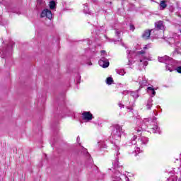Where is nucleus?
<instances>
[{
    "label": "nucleus",
    "instance_id": "1",
    "mask_svg": "<svg viewBox=\"0 0 181 181\" xmlns=\"http://www.w3.org/2000/svg\"><path fill=\"white\" fill-rule=\"evenodd\" d=\"M158 62H160V63H165L166 70L170 72L173 71V59L168 56H164L158 58Z\"/></svg>",
    "mask_w": 181,
    "mask_h": 181
},
{
    "label": "nucleus",
    "instance_id": "24",
    "mask_svg": "<svg viewBox=\"0 0 181 181\" xmlns=\"http://www.w3.org/2000/svg\"><path fill=\"white\" fill-rule=\"evenodd\" d=\"M131 95H132V97H134V98H138V93H136V92H132L131 93Z\"/></svg>",
    "mask_w": 181,
    "mask_h": 181
},
{
    "label": "nucleus",
    "instance_id": "32",
    "mask_svg": "<svg viewBox=\"0 0 181 181\" xmlns=\"http://www.w3.org/2000/svg\"><path fill=\"white\" fill-rule=\"evenodd\" d=\"M168 180L169 181H175V180H173V178H170Z\"/></svg>",
    "mask_w": 181,
    "mask_h": 181
},
{
    "label": "nucleus",
    "instance_id": "4",
    "mask_svg": "<svg viewBox=\"0 0 181 181\" xmlns=\"http://www.w3.org/2000/svg\"><path fill=\"white\" fill-rule=\"evenodd\" d=\"M124 132H122V127L117 126L116 127L115 130L113 132V138L116 141H119L121 139V135H122Z\"/></svg>",
    "mask_w": 181,
    "mask_h": 181
},
{
    "label": "nucleus",
    "instance_id": "28",
    "mask_svg": "<svg viewBox=\"0 0 181 181\" xmlns=\"http://www.w3.org/2000/svg\"><path fill=\"white\" fill-rule=\"evenodd\" d=\"M127 54H129V55L127 56V57H128V59H129V54H131V51H130V50H127Z\"/></svg>",
    "mask_w": 181,
    "mask_h": 181
},
{
    "label": "nucleus",
    "instance_id": "11",
    "mask_svg": "<svg viewBox=\"0 0 181 181\" xmlns=\"http://www.w3.org/2000/svg\"><path fill=\"white\" fill-rule=\"evenodd\" d=\"M156 29H163L164 25H163V21H158L157 23H156Z\"/></svg>",
    "mask_w": 181,
    "mask_h": 181
},
{
    "label": "nucleus",
    "instance_id": "12",
    "mask_svg": "<svg viewBox=\"0 0 181 181\" xmlns=\"http://www.w3.org/2000/svg\"><path fill=\"white\" fill-rule=\"evenodd\" d=\"M147 91H148V94H152L153 97L156 95V92L155 91V89H153V87H148Z\"/></svg>",
    "mask_w": 181,
    "mask_h": 181
},
{
    "label": "nucleus",
    "instance_id": "18",
    "mask_svg": "<svg viewBox=\"0 0 181 181\" xmlns=\"http://www.w3.org/2000/svg\"><path fill=\"white\" fill-rule=\"evenodd\" d=\"M49 8L50 9H54L56 8V3L54 1L49 3Z\"/></svg>",
    "mask_w": 181,
    "mask_h": 181
},
{
    "label": "nucleus",
    "instance_id": "17",
    "mask_svg": "<svg viewBox=\"0 0 181 181\" xmlns=\"http://www.w3.org/2000/svg\"><path fill=\"white\" fill-rule=\"evenodd\" d=\"M113 82H114V80H112V78H111V77L107 78V79H106L107 84L111 85V84H112Z\"/></svg>",
    "mask_w": 181,
    "mask_h": 181
},
{
    "label": "nucleus",
    "instance_id": "29",
    "mask_svg": "<svg viewBox=\"0 0 181 181\" xmlns=\"http://www.w3.org/2000/svg\"><path fill=\"white\" fill-rule=\"evenodd\" d=\"M77 142H80V136H78L76 139Z\"/></svg>",
    "mask_w": 181,
    "mask_h": 181
},
{
    "label": "nucleus",
    "instance_id": "6",
    "mask_svg": "<svg viewBox=\"0 0 181 181\" xmlns=\"http://www.w3.org/2000/svg\"><path fill=\"white\" fill-rule=\"evenodd\" d=\"M82 117L84 121H91V119H93V114L90 112H83Z\"/></svg>",
    "mask_w": 181,
    "mask_h": 181
},
{
    "label": "nucleus",
    "instance_id": "38",
    "mask_svg": "<svg viewBox=\"0 0 181 181\" xmlns=\"http://www.w3.org/2000/svg\"><path fill=\"white\" fill-rule=\"evenodd\" d=\"M91 65H93V64L91 62H90L89 66H91Z\"/></svg>",
    "mask_w": 181,
    "mask_h": 181
},
{
    "label": "nucleus",
    "instance_id": "40",
    "mask_svg": "<svg viewBox=\"0 0 181 181\" xmlns=\"http://www.w3.org/2000/svg\"><path fill=\"white\" fill-rule=\"evenodd\" d=\"M180 33H181V29L180 30Z\"/></svg>",
    "mask_w": 181,
    "mask_h": 181
},
{
    "label": "nucleus",
    "instance_id": "3",
    "mask_svg": "<svg viewBox=\"0 0 181 181\" xmlns=\"http://www.w3.org/2000/svg\"><path fill=\"white\" fill-rule=\"evenodd\" d=\"M148 121H151V124H153V127H152V124H150L148 126V128H149L151 130V132H153V134H160V129H159V127H158V125H156V122H155V121H156V117H154L153 119V121L151 119H146V122Z\"/></svg>",
    "mask_w": 181,
    "mask_h": 181
},
{
    "label": "nucleus",
    "instance_id": "19",
    "mask_svg": "<svg viewBox=\"0 0 181 181\" xmlns=\"http://www.w3.org/2000/svg\"><path fill=\"white\" fill-rule=\"evenodd\" d=\"M37 5H40V6H43L45 5V1L37 0Z\"/></svg>",
    "mask_w": 181,
    "mask_h": 181
},
{
    "label": "nucleus",
    "instance_id": "8",
    "mask_svg": "<svg viewBox=\"0 0 181 181\" xmlns=\"http://www.w3.org/2000/svg\"><path fill=\"white\" fill-rule=\"evenodd\" d=\"M155 30H146V31L144 32L143 35H142V37L143 39H144L145 40H148V39H149V37H151V32H154Z\"/></svg>",
    "mask_w": 181,
    "mask_h": 181
},
{
    "label": "nucleus",
    "instance_id": "35",
    "mask_svg": "<svg viewBox=\"0 0 181 181\" xmlns=\"http://www.w3.org/2000/svg\"><path fill=\"white\" fill-rule=\"evenodd\" d=\"M172 40H173L172 43H175V40L173 38H172Z\"/></svg>",
    "mask_w": 181,
    "mask_h": 181
},
{
    "label": "nucleus",
    "instance_id": "41",
    "mask_svg": "<svg viewBox=\"0 0 181 181\" xmlns=\"http://www.w3.org/2000/svg\"><path fill=\"white\" fill-rule=\"evenodd\" d=\"M175 52H176V49H175Z\"/></svg>",
    "mask_w": 181,
    "mask_h": 181
},
{
    "label": "nucleus",
    "instance_id": "39",
    "mask_svg": "<svg viewBox=\"0 0 181 181\" xmlns=\"http://www.w3.org/2000/svg\"><path fill=\"white\" fill-rule=\"evenodd\" d=\"M84 151H85V152H87V149L84 148Z\"/></svg>",
    "mask_w": 181,
    "mask_h": 181
},
{
    "label": "nucleus",
    "instance_id": "25",
    "mask_svg": "<svg viewBox=\"0 0 181 181\" xmlns=\"http://www.w3.org/2000/svg\"><path fill=\"white\" fill-rule=\"evenodd\" d=\"M176 71H177V73H180L181 74V66H177L176 68Z\"/></svg>",
    "mask_w": 181,
    "mask_h": 181
},
{
    "label": "nucleus",
    "instance_id": "30",
    "mask_svg": "<svg viewBox=\"0 0 181 181\" xmlns=\"http://www.w3.org/2000/svg\"><path fill=\"white\" fill-rule=\"evenodd\" d=\"M129 64H132V60L129 59Z\"/></svg>",
    "mask_w": 181,
    "mask_h": 181
},
{
    "label": "nucleus",
    "instance_id": "7",
    "mask_svg": "<svg viewBox=\"0 0 181 181\" xmlns=\"http://www.w3.org/2000/svg\"><path fill=\"white\" fill-rule=\"evenodd\" d=\"M139 84L140 85L141 88L148 86V81L145 78L139 77Z\"/></svg>",
    "mask_w": 181,
    "mask_h": 181
},
{
    "label": "nucleus",
    "instance_id": "36",
    "mask_svg": "<svg viewBox=\"0 0 181 181\" xmlns=\"http://www.w3.org/2000/svg\"><path fill=\"white\" fill-rule=\"evenodd\" d=\"M128 93L127 91H124V94H127Z\"/></svg>",
    "mask_w": 181,
    "mask_h": 181
},
{
    "label": "nucleus",
    "instance_id": "15",
    "mask_svg": "<svg viewBox=\"0 0 181 181\" xmlns=\"http://www.w3.org/2000/svg\"><path fill=\"white\" fill-rule=\"evenodd\" d=\"M139 57H143V59H144V60H148V58L145 57V56H144V54H145V51L141 50L140 52H139Z\"/></svg>",
    "mask_w": 181,
    "mask_h": 181
},
{
    "label": "nucleus",
    "instance_id": "42",
    "mask_svg": "<svg viewBox=\"0 0 181 181\" xmlns=\"http://www.w3.org/2000/svg\"><path fill=\"white\" fill-rule=\"evenodd\" d=\"M119 107H121V104L119 105Z\"/></svg>",
    "mask_w": 181,
    "mask_h": 181
},
{
    "label": "nucleus",
    "instance_id": "16",
    "mask_svg": "<svg viewBox=\"0 0 181 181\" xmlns=\"http://www.w3.org/2000/svg\"><path fill=\"white\" fill-rule=\"evenodd\" d=\"M116 71L117 74H119V76H124V74H125V71H124V69H117Z\"/></svg>",
    "mask_w": 181,
    "mask_h": 181
},
{
    "label": "nucleus",
    "instance_id": "34",
    "mask_svg": "<svg viewBox=\"0 0 181 181\" xmlns=\"http://www.w3.org/2000/svg\"><path fill=\"white\" fill-rule=\"evenodd\" d=\"M126 181H129V178L126 177Z\"/></svg>",
    "mask_w": 181,
    "mask_h": 181
},
{
    "label": "nucleus",
    "instance_id": "14",
    "mask_svg": "<svg viewBox=\"0 0 181 181\" xmlns=\"http://www.w3.org/2000/svg\"><path fill=\"white\" fill-rule=\"evenodd\" d=\"M152 103H153V100L152 99H148L147 104L146 105V110H151V107H152V105H153Z\"/></svg>",
    "mask_w": 181,
    "mask_h": 181
},
{
    "label": "nucleus",
    "instance_id": "2",
    "mask_svg": "<svg viewBox=\"0 0 181 181\" xmlns=\"http://www.w3.org/2000/svg\"><path fill=\"white\" fill-rule=\"evenodd\" d=\"M100 53L101 59L99 60V66H100V67H103V69H107V67L110 66V62H108V59L105 58L107 54H105V51L104 50H102Z\"/></svg>",
    "mask_w": 181,
    "mask_h": 181
},
{
    "label": "nucleus",
    "instance_id": "27",
    "mask_svg": "<svg viewBox=\"0 0 181 181\" xmlns=\"http://www.w3.org/2000/svg\"><path fill=\"white\" fill-rule=\"evenodd\" d=\"M115 165V168H118L119 166V164L118 163V160H117L116 163H113Z\"/></svg>",
    "mask_w": 181,
    "mask_h": 181
},
{
    "label": "nucleus",
    "instance_id": "33",
    "mask_svg": "<svg viewBox=\"0 0 181 181\" xmlns=\"http://www.w3.org/2000/svg\"><path fill=\"white\" fill-rule=\"evenodd\" d=\"M145 49H148V45L144 47V50H145Z\"/></svg>",
    "mask_w": 181,
    "mask_h": 181
},
{
    "label": "nucleus",
    "instance_id": "31",
    "mask_svg": "<svg viewBox=\"0 0 181 181\" xmlns=\"http://www.w3.org/2000/svg\"><path fill=\"white\" fill-rule=\"evenodd\" d=\"M119 33H120L119 31H117V32H116L117 36H118V35H119Z\"/></svg>",
    "mask_w": 181,
    "mask_h": 181
},
{
    "label": "nucleus",
    "instance_id": "13",
    "mask_svg": "<svg viewBox=\"0 0 181 181\" xmlns=\"http://www.w3.org/2000/svg\"><path fill=\"white\" fill-rule=\"evenodd\" d=\"M167 6L168 4H166L165 1H161L160 2V8L161 9V11H163V9H165Z\"/></svg>",
    "mask_w": 181,
    "mask_h": 181
},
{
    "label": "nucleus",
    "instance_id": "21",
    "mask_svg": "<svg viewBox=\"0 0 181 181\" xmlns=\"http://www.w3.org/2000/svg\"><path fill=\"white\" fill-rule=\"evenodd\" d=\"M139 151H141V148L139 147H134V152H135V156L139 153Z\"/></svg>",
    "mask_w": 181,
    "mask_h": 181
},
{
    "label": "nucleus",
    "instance_id": "20",
    "mask_svg": "<svg viewBox=\"0 0 181 181\" xmlns=\"http://www.w3.org/2000/svg\"><path fill=\"white\" fill-rule=\"evenodd\" d=\"M136 138H138V136L134 135L133 136V138L132 139V145H136V142L135 141V139H136Z\"/></svg>",
    "mask_w": 181,
    "mask_h": 181
},
{
    "label": "nucleus",
    "instance_id": "10",
    "mask_svg": "<svg viewBox=\"0 0 181 181\" xmlns=\"http://www.w3.org/2000/svg\"><path fill=\"white\" fill-rule=\"evenodd\" d=\"M148 139L146 137H141L137 141V145H146V144L148 142Z\"/></svg>",
    "mask_w": 181,
    "mask_h": 181
},
{
    "label": "nucleus",
    "instance_id": "37",
    "mask_svg": "<svg viewBox=\"0 0 181 181\" xmlns=\"http://www.w3.org/2000/svg\"><path fill=\"white\" fill-rule=\"evenodd\" d=\"M117 151H119V147H117Z\"/></svg>",
    "mask_w": 181,
    "mask_h": 181
},
{
    "label": "nucleus",
    "instance_id": "23",
    "mask_svg": "<svg viewBox=\"0 0 181 181\" xmlns=\"http://www.w3.org/2000/svg\"><path fill=\"white\" fill-rule=\"evenodd\" d=\"M135 131L137 132V134H141V132H142V127H136Z\"/></svg>",
    "mask_w": 181,
    "mask_h": 181
},
{
    "label": "nucleus",
    "instance_id": "5",
    "mask_svg": "<svg viewBox=\"0 0 181 181\" xmlns=\"http://www.w3.org/2000/svg\"><path fill=\"white\" fill-rule=\"evenodd\" d=\"M52 11L47 8L44 9L40 15L41 18H47L48 19H52Z\"/></svg>",
    "mask_w": 181,
    "mask_h": 181
},
{
    "label": "nucleus",
    "instance_id": "9",
    "mask_svg": "<svg viewBox=\"0 0 181 181\" xmlns=\"http://www.w3.org/2000/svg\"><path fill=\"white\" fill-rule=\"evenodd\" d=\"M121 173L119 171L116 172L112 177V181H122L121 180Z\"/></svg>",
    "mask_w": 181,
    "mask_h": 181
},
{
    "label": "nucleus",
    "instance_id": "26",
    "mask_svg": "<svg viewBox=\"0 0 181 181\" xmlns=\"http://www.w3.org/2000/svg\"><path fill=\"white\" fill-rule=\"evenodd\" d=\"M130 30H135V27L134 26V25H130Z\"/></svg>",
    "mask_w": 181,
    "mask_h": 181
},
{
    "label": "nucleus",
    "instance_id": "22",
    "mask_svg": "<svg viewBox=\"0 0 181 181\" xmlns=\"http://www.w3.org/2000/svg\"><path fill=\"white\" fill-rule=\"evenodd\" d=\"M140 63H143L144 66H148V61H144L143 59H139Z\"/></svg>",
    "mask_w": 181,
    "mask_h": 181
}]
</instances>
